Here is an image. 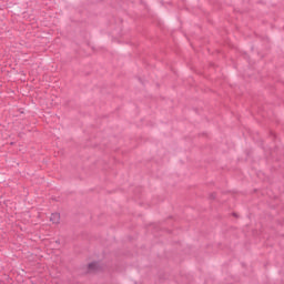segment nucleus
Masks as SVG:
<instances>
[{
  "label": "nucleus",
  "instance_id": "f257e3e1",
  "mask_svg": "<svg viewBox=\"0 0 284 284\" xmlns=\"http://www.w3.org/2000/svg\"><path fill=\"white\" fill-rule=\"evenodd\" d=\"M50 221L51 223L57 225L61 221V215H59V213H52L50 216Z\"/></svg>",
  "mask_w": 284,
  "mask_h": 284
},
{
  "label": "nucleus",
  "instance_id": "f03ea898",
  "mask_svg": "<svg viewBox=\"0 0 284 284\" xmlns=\"http://www.w3.org/2000/svg\"><path fill=\"white\" fill-rule=\"evenodd\" d=\"M97 267H99V264L95 262L89 264V270H97Z\"/></svg>",
  "mask_w": 284,
  "mask_h": 284
}]
</instances>
